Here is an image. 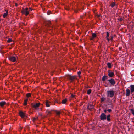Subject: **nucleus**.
<instances>
[{
    "label": "nucleus",
    "mask_w": 134,
    "mask_h": 134,
    "mask_svg": "<svg viewBox=\"0 0 134 134\" xmlns=\"http://www.w3.org/2000/svg\"><path fill=\"white\" fill-rule=\"evenodd\" d=\"M40 104V103H36L35 104L32 103L31 104V105L32 108H35L36 110H37L39 109V107Z\"/></svg>",
    "instance_id": "1"
},
{
    "label": "nucleus",
    "mask_w": 134,
    "mask_h": 134,
    "mask_svg": "<svg viewBox=\"0 0 134 134\" xmlns=\"http://www.w3.org/2000/svg\"><path fill=\"white\" fill-rule=\"evenodd\" d=\"M107 95L110 97H113L114 95V91L113 90H109L107 91Z\"/></svg>",
    "instance_id": "2"
},
{
    "label": "nucleus",
    "mask_w": 134,
    "mask_h": 134,
    "mask_svg": "<svg viewBox=\"0 0 134 134\" xmlns=\"http://www.w3.org/2000/svg\"><path fill=\"white\" fill-rule=\"evenodd\" d=\"M100 120L102 121H105L106 120V115L104 113H102L100 116Z\"/></svg>",
    "instance_id": "3"
},
{
    "label": "nucleus",
    "mask_w": 134,
    "mask_h": 134,
    "mask_svg": "<svg viewBox=\"0 0 134 134\" xmlns=\"http://www.w3.org/2000/svg\"><path fill=\"white\" fill-rule=\"evenodd\" d=\"M108 81L109 82L110 84V86H114L116 83V82L112 78L108 80Z\"/></svg>",
    "instance_id": "4"
},
{
    "label": "nucleus",
    "mask_w": 134,
    "mask_h": 134,
    "mask_svg": "<svg viewBox=\"0 0 134 134\" xmlns=\"http://www.w3.org/2000/svg\"><path fill=\"white\" fill-rule=\"evenodd\" d=\"M67 77L69 80H71V82L73 81L75 78V76H71L69 75H67Z\"/></svg>",
    "instance_id": "5"
},
{
    "label": "nucleus",
    "mask_w": 134,
    "mask_h": 134,
    "mask_svg": "<svg viewBox=\"0 0 134 134\" xmlns=\"http://www.w3.org/2000/svg\"><path fill=\"white\" fill-rule=\"evenodd\" d=\"M28 9L27 8L21 11L23 14H25L26 16H27L29 14V11L28 10Z\"/></svg>",
    "instance_id": "6"
},
{
    "label": "nucleus",
    "mask_w": 134,
    "mask_h": 134,
    "mask_svg": "<svg viewBox=\"0 0 134 134\" xmlns=\"http://www.w3.org/2000/svg\"><path fill=\"white\" fill-rule=\"evenodd\" d=\"M108 76L110 77H113L114 75V73L112 72V71L110 70H108Z\"/></svg>",
    "instance_id": "7"
},
{
    "label": "nucleus",
    "mask_w": 134,
    "mask_h": 134,
    "mask_svg": "<svg viewBox=\"0 0 134 134\" xmlns=\"http://www.w3.org/2000/svg\"><path fill=\"white\" fill-rule=\"evenodd\" d=\"M87 109L90 110H92L94 109V105L92 104H88L87 107Z\"/></svg>",
    "instance_id": "8"
},
{
    "label": "nucleus",
    "mask_w": 134,
    "mask_h": 134,
    "mask_svg": "<svg viewBox=\"0 0 134 134\" xmlns=\"http://www.w3.org/2000/svg\"><path fill=\"white\" fill-rule=\"evenodd\" d=\"M19 115L22 118H23L25 116V114L21 111H19Z\"/></svg>",
    "instance_id": "9"
},
{
    "label": "nucleus",
    "mask_w": 134,
    "mask_h": 134,
    "mask_svg": "<svg viewBox=\"0 0 134 134\" xmlns=\"http://www.w3.org/2000/svg\"><path fill=\"white\" fill-rule=\"evenodd\" d=\"M9 59L10 60L14 62L16 61V57L14 56H10L9 57Z\"/></svg>",
    "instance_id": "10"
},
{
    "label": "nucleus",
    "mask_w": 134,
    "mask_h": 134,
    "mask_svg": "<svg viewBox=\"0 0 134 134\" xmlns=\"http://www.w3.org/2000/svg\"><path fill=\"white\" fill-rule=\"evenodd\" d=\"M126 93L125 95L126 96H129L130 94V90L128 89H127L126 90Z\"/></svg>",
    "instance_id": "11"
},
{
    "label": "nucleus",
    "mask_w": 134,
    "mask_h": 134,
    "mask_svg": "<svg viewBox=\"0 0 134 134\" xmlns=\"http://www.w3.org/2000/svg\"><path fill=\"white\" fill-rule=\"evenodd\" d=\"M110 116V114L106 115V120L108 122H110L111 121Z\"/></svg>",
    "instance_id": "12"
},
{
    "label": "nucleus",
    "mask_w": 134,
    "mask_h": 134,
    "mask_svg": "<svg viewBox=\"0 0 134 134\" xmlns=\"http://www.w3.org/2000/svg\"><path fill=\"white\" fill-rule=\"evenodd\" d=\"M130 87H131V92L132 93L134 92V85H131Z\"/></svg>",
    "instance_id": "13"
},
{
    "label": "nucleus",
    "mask_w": 134,
    "mask_h": 134,
    "mask_svg": "<svg viewBox=\"0 0 134 134\" xmlns=\"http://www.w3.org/2000/svg\"><path fill=\"white\" fill-rule=\"evenodd\" d=\"M108 77L107 76L104 75L102 77V80L103 82L106 79H107Z\"/></svg>",
    "instance_id": "14"
},
{
    "label": "nucleus",
    "mask_w": 134,
    "mask_h": 134,
    "mask_svg": "<svg viewBox=\"0 0 134 134\" xmlns=\"http://www.w3.org/2000/svg\"><path fill=\"white\" fill-rule=\"evenodd\" d=\"M6 104V103L5 101H1L0 102V106L1 107H3Z\"/></svg>",
    "instance_id": "15"
},
{
    "label": "nucleus",
    "mask_w": 134,
    "mask_h": 134,
    "mask_svg": "<svg viewBox=\"0 0 134 134\" xmlns=\"http://www.w3.org/2000/svg\"><path fill=\"white\" fill-rule=\"evenodd\" d=\"M50 102L48 100L46 101L45 103L46 106L47 107H49L50 106Z\"/></svg>",
    "instance_id": "16"
},
{
    "label": "nucleus",
    "mask_w": 134,
    "mask_h": 134,
    "mask_svg": "<svg viewBox=\"0 0 134 134\" xmlns=\"http://www.w3.org/2000/svg\"><path fill=\"white\" fill-rule=\"evenodd\" d=\"M8 14V12L7 10L6 12L4 13V14L3 15V18H5L6 16H7Z\"/></svg>",
    "instance_id": "17"
},
{
    "label": "nucleus",
    "mask_w": 134,
    "mask_h": 134,
    "mask_svg": "<svg viewBox=\"0 0 134 134\" xmlns=\"http://www.w3.org/2000/svg\"><path fill=\"white\" fill-rule=\"evenodd\" d=\"M67 100V99L66 98L62 100L61 103L63 104H66Z\"/></svg>",
    "instance_id": "18"
},
{
    "label": "nucleus",
    "mask_w": 134,
    "mask_h": 134,
    "mask_svg": "<svg viewBox=\"0 0 134 134\" xmlns=\"http://www.w3.org/2000/svg\"><path fill=\"white\" fill-rule=\"evenodd\" d=\"M115 5L116 4L115 2H112L111 3L110 5L112 7H114Z\"/></svg>",
    "instance_id": "19"
},
{
    "label": "nucleus",
    "mask_w": 134,
    "mask_h": 134,
    "mask_svg": "<svg viewBox=\"0 0 134 134\" xmlns=\"http://www.w3.org/2000/svg\"><path fill=\"white\" fill-rule=\"evenodd\" d=\"M28 100V99H25L24 101V105H27V102Z\"/></svg>",
    "instance_id": "20"
},
{
    "label": "nucleus",
    "mask_w": 134,
    "mask_h": 134,
    "mask_svg": "<svg viewBox=\"0 0 134 134\" xmlns=\"http://www.w3.org/2000/svg\"><path fill=\"white\" fill-rule=\"evenodd\" d=\"M107 65L109 68H110L111 67L112 65H111V63L108 62L107 63Z\"/></svg>",
    "instance_id": "21"
},
{
    "label": "nucleus",
    "mask_w": 134,
    "mask_h": 134,
    "mask_svg": "<svg viewBox=\"0 0 134 134\" xmlns=\"http://www.w3.org/2000/svg\"><path fill=\"white\" fill-rule=\"evenodd\" d=\"M55 112L56 114L58 115V117H60V112L59 111H55Z\"/></svg>",
    "instance_id": "22"
},
{
    "label": "nucleus",
    "mask_w": 134,
    "mask_h": 134,
    "mask_svg": "<svg viewBox=\"0 0 134 134\" xmlns=\"http://www.w3.org/2000/svg\"><path fill=\"white\" fill-rule=\"evenodd\" d=\"M92 36L93 38H94L97 37V35L95 33H93L92 34Z\"/></svg>",
    "instance_id": "23"
},
{
    "label": "nucleus",
    "mask_w": 134,
    "mask_h": 134,
    "mask_svg": "<svg viewBox=\"0 0 134 134\" xmlns=\"http://www.w3.org/2000/svg\"><path fill=\"white\" fill-rule=\"evenodd\" d=\"M91 90L90 89L88 90L87 91V94H90L91 92Z\"/></svg>",
    "instance_id": "24"
},
{
    "label": "nucleus",
    "mask_w": 134,
    "mask_h": 134,
    "mask_svg": "<svg viewBox=\"0 0 134 134\" xmlns=\"http://www.w3.org/2000/svg\"><path fill=\"white\" fill-rule=\"evenodd\" d=\"M26 96L27 97H30L31 96V94L30 93H28L26 94Z\"/></svg>",
    "instance_id": "25"
},
{
    "label": "nucleus",
    "mask_w": 134,
    "mask_h": 134,
    "mask_svg": "<svg viewBox=\"0 0 134 134\" xmlns=\"http://www.w3.org/2000/svg\"><path fill=\"white\" fill-rule=\"evenodd\" d=\"M101 102H103L106 99L104 97H102L101 98Z\"/></svg>",
    "instance_id": "26"
},
{
    "label": "nucleus",
    "mask_w": 134,
    "mask_h": 134,
    "mask_svg": "<svg viewBox=\"0 0 134 134\" xmlns=\"http://www.w3.org/2000/svg\"><path fill=\"white\" fill-rule=\"evenodd\" d=\"M118 20L120 22H121L123 20V19L121 18H118Z\"/></svg>",
    "instance_id": "27"
},
{
    "label": "nucleus",
    "mask_w": 134,
    "mask_h": 134,
    "mask_svg": "<svg viewBox=\"0 0 134 134\" xmlns=\"http://www.w3.org/2000/svg\"><path fill=\"white\" fill-rule=\"evenodd\" d=\"M86 15V13H85L84 14H83V16H80L81 18L82 19L83 17H85V16Z\"/></svg>",
    "instance_id": "28"
},
{
    "label": "nucleus",
    "mask_w": 134,
    "mask_h": 134,
    "mask_svg": "<svg viewBox=\"0 0 134 134\" xmlns=\"http://www.w3.org/2000/svg\"><path fill=\"white\" fill-rule=\"evenodd\" d=\"M12 41V40L11 39L9 38L7 42H10Z\"/></svg>",
    "instance_id": "29"
},
{
    "label": "nucleus",
    "mask_w": 134,
    "mask_h": 134,
    "mask_svg": "<svg viewBox=\"0 0 134 134\" xmlns=\"http://www.w3.org/2000/svg\"><path fill=\"white\" fill-rule=\"evenodd\" d=\"M130 110L132 114L134 115V110L132 109H131Z\"/></svg>",
    "instance_id": "30"
},
{
    "label": "nucleus",
    "mask_w": 134,
    "mask_h": 134,
    "mask_svg": "<svg viewBox=\"0 0 134 134\" xmlns=\"http://www.w3.org/2000/svg\"><path fill=\"white\" fill-rule=\"evenodd\" d=\"M106 34H107V36L106 37V38H108V37L109 36V33L108 32H107Z\"/></svg>",
    "instance_id": "31"
},
{
    "label": "nucleus",
    "mask_w": 134,
    "mask_h": 134,
    "mask_svg": "<svg viewBox=\"0 0 134 134\" xmlns=\"http://www.w3.org/2000/svg\"><path fill=\"white\" fill-rule=\"evenodd\" d=\"M47 23L49 26H50V25L51 24V22L50 21H48Z\"/></svg>",
    "instance_id": "32"
},
{
    "label": "nucleus",
    "mask_w": 134,
    "mask_h": 134,
    "mask_svg": "<svg viewBox=\"0 0 134 134\" xmlns=\"http://www.w3.org/2000/svg\"><path fill=\"white\" fill-rule=\"evenodd\" d=\"M113 36H111V38H110V40L112 42H113Z\"/></svg>",
    "instance_id": "33"
},
{
    "label": "nucleus",
    "mask_w": 134,
    "mask_h": 134,
    "mask_svg": "<svg viewBox=\"0 0 134 134\" xmlns=\"http://www.w3.org/2000/svg\"><path fill=\"white\" fill-rule=\"evenodd\" d=\"M107 111L109 113H110L112 111V110L111 109H109L107 110Z\"/></svg>",
    "instance_id": "34"
},
{
    "label": "nucleus",
    "mask_w": 134,
    "mask_h": 134,
    "mask_svg": "<svg viewBox=\"0 0 134 134\" xmlns=\"http://www.w3.org/2000/svg\"><path fill=\"white\" fill-rule=\"evenodd\" d=\"M51 11H48V12H47V14H48V15H49L51 14Z\"/></svg>",
    "instance_id": "35"
},
{
    "label": "nucleus",
    "mask_w": 134,
    "mask_h": 134,
    "mask_svg": "<svg viewBox=\"0 0 134 134\" xmlns=\"http://www.w3.org/2000/svg\"><path fill=\"white\" fill-rule=\"evenodd\" d=\"M65 9L66 10H69V7H66L65 8Z\"/></svg>",
    "instance_id": "36"
},
{
    "label": "nucleus",
    "mask_w": 134,
    "mask_h": 134,
    "mask_svg": "<svg viewBox=\"0 0 134 134\" xmlns=\"http://www.w3.org/2000/svg\"><path fill=\"white\" fill-rule=\"evenodd\" d=\"M78 74L79 75H80L81 74V72L80 71H79L77 72Z\"/></svg>",
    "instance_id": "37"
},
{
    "label": "nucleus",
    "mask_w": 134,
    "mask_h": 134,
    "mask_svg": "<svg viewBox=\"0 0 134 134\" xmlns=\"http://www.w3.org/2000/svg\"><path fill=\"white\" fill-rule=\"evenodd\" d=\"M37 119V118H33V121H35Z\"/></svg>",
    "instance_id": "38"
},
{
    "label": "nucleus",
    "mask_w": 134,
    "mask_h": 134,
    "mask_svg": "<svg viewBox=\"0 0 134 134\" xmlns=\"http://www.w3.org/2000/svg\"><path fill=\"white\" fill-rule=\"evenodd\" d=\"M33 9L31 8H30L29 9V11H31Z\"/></svg>",
    "instance_id": "39"
},
{
    "label": "nucleus",
    "mask_w": 134,
    "mask_h": 134,
    "mask_svg": "<svg viewBox=\"0 0 134 134\" xmlns=\"http://www.w3.org/2000/svg\"><path fill=\"white\" fill-rule=\"evenodd\" d=\"M75 95L73 94H71V97L72 98H74L75 97Z\"/></svg>",
    "instance_id": "40"
},
{
    "label": "nucleus",
    "mask_w": 134,
    "mask_h": 134,
    "mask_svg": "<svg viewBox=\"0 0 134 134\" xmlns=\"http://www.w3.org/2000/svg\"><path fill=\"white\" fill-rule=\"evenodd\" d=\"M107 110L105 109L104 110V113H107Z\"/></svg>",
    "instance_id": "41"
},
{
    "label": "nucleus",
    "mask_w": 134,
    "mask_h": 134,
    "mask_svg": "<svg viewBox=\"0 0 134 134\" xmlns=\"http://www.w3.org/2000/svg\"><path fill=\"white\" fill-rule=\"evenodd\" d=\"M94 38L92 36V37H91L90 39V40H93V39Z\"/></svg>",
    "instance_id": "42"
},
{
    "label": "nucleus",
    "mask_w": 134,
    "mask_h": 134,
    "mask_svg": "<svg viewBox=\"0 0 134 134\" xmlns=\"http://www.w3.org/2000/svg\"><path fill=\"white\" fill-rule=\"evenodd\" d=\"M74 12L76 13H77L78 12V11L77 10H74Z\"/></svg>",
    "instance_id": "43"
},
{
    "label": "nucleus",
    "mask_w": 134,
    "mask_h": 134,
    "mask_svg": "<svg viewBox=\"0 0 134 134\" xmlns=\"http://www.w3.org/2000/svg\"><path fill=\"white\" fill-rule=\"evenodd\" d=\"M107 39L108 41V42H109V41H110V40L109 38H107Z\"/></svg>",
    "instance_id": "44"
},
{
    "label": "nucleus",
    "mask_w": 134,
    "mask_h": 134,
    "mask_svg": "<svg viewBox=\"0 0 134 134\" xmlns=\"http://www.w3.org/2000/svg\"><path fill=\"white\" fill-rule=\"evenodd\" d=\"M100 15H97V16L98 17H99L100 16Z\"/></svg>",
    "instance_id": "45"
},
{
    "label": "nucleus",
    "mask_w": 134,
    "mask_h": 134,
    "mask_svg": "<svg viewBox=\"0 0 134 134\" xmlns=\"http://www.w3.org/2000/svg\"><path fill=\"white\" fill-rule=\"evenodd\" d=\"M15 5H16V6H17V4H16H16H15Z\"/></svg>",
    "instance_id": "46"
},
{
    "label": "nucleus",
    "mask_w": 134,
    "mask_h": 134,
    "mask_svg": "<svg viewBox=\"0 0 134 134\" xmlns=\"http://www.w3.org/2000/svg\"><path fill=\"white\" fill-rule=\"evenodd\" d=\"M119 49L120 50H121V49H120V48H119Z\"/></svg>",
    "instance_id": "47"
},
{
    "label": "nucleus",
    "mask_w": 134,
    "mask_h": 134,
    "mask_svg": "<svg viewBox=\"0 0 134 134\" xmlns=\"http://www.w3.org/2000/svg\"><path fill=\"white\" fill-rule=\"evenodd\" d=\"M119 49L120 50H121V49H120V48H119Z\"/></svg>",
    "instance_id": "48"
}]
</instances>
